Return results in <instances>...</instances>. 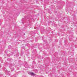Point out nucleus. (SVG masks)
I'll return each mask as SVG.
<instances>
[{
    "instance_id": "nucleus-1",
    "label": "nucleus",
    "mask_w": 77,
    "mask_h": 77,
    "mask_svg": "<svg viewBox=\"0 0 77 77\" xmlns=\"http://www.w3.org/2000/svg\"><path fill=\"white\" fill-rule=\"evenodd\" d=\"M29 75H35V74L32 72H30L29 73Z\"/></svg>"
}]
</instances>
